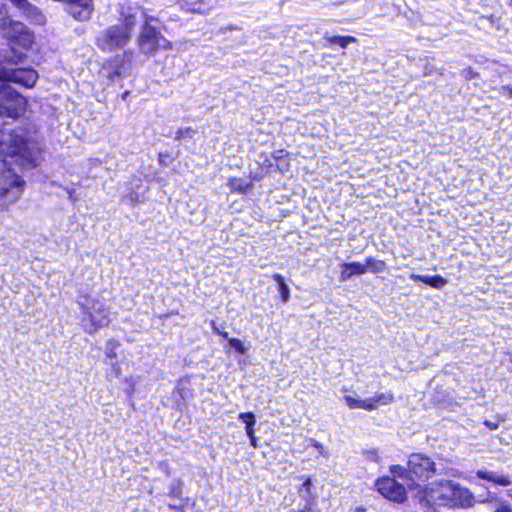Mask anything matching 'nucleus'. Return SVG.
Masks as SVG:
<instances>
[{
  "mask_svg": "<svg viewBox=\"0 0 512 512\" xmlns=\"http://www.w3.org/2000/svg\"><path fill=\"white\" fill-rule=\"evenodd\" d=\"M41 155L39 143L25 129L0 130V161L5 168L0 174V210L16 202L23 193L25 181L16 170L38 166Z\"/></svg>",
  "mask_w": 512,
  "mask_h": 512,
  "instance_id": "nucleus-1",
  "label": "nucleus"
},
{
  "mask_svg": "<svg viewBox=\"0 0 512 512\" xmlns=\"http://www.w3.org/2000/svg\"><path fill=\"white\" fill-rule=\"evenodd\" d=\"M24 54L9 47L0 54V116L16 119L26 107V99L10 87L15 84L24 88H32L38 73L33 68H21Z\"/></svg>",
  "mask_w": 512,
  "mask_h": 512,
  "instance_id": "nucleus-2",
  "label": "nucleus"
},
{
  "mask_svg": "<svg viewBox=\"0 0 512 512\" xmlns=\"http://www.w3.org/2000/svg\"><path fill=\"white\" fill-rule=\"evenodd\" d=\"M414 499L423 512H434L435 507L469 508L476 501L466 487L451 480L434 481L416 490Z\"/></svg>",
  "mask_w": 512,
  "mask_h": 512,
  "instance_id": "nucleus-3",
  "label": "nucleus"
},
{
  "mask_svg": "<svg viewBox=\"0 0 512 512\" xmlns=\"http://www.w3.org/2000/svg\"><path fill=\"white\" fill-rule=\"evenodd\" d=\"M77 303L84 313L83 322H89V326L85 324V328L90 334L108 326L111 320L110 310L104 297L93 294L83 295L79 297Z\"/></svg>",
  "mask_w": 512,
  "mask_h": 512,
  "instance_id": "nucleus-4",
  "label": "nucleus"
},
{
  "mask_svg": "<svg viewBox=\"0 0 512 512\" xmlns=\"http://www.w3.org/2000/svg\"><path fill=\"white\" fill-rule=\"evenodd\" d=\"M157 21L156 17L148 18L146 23L142 24L137 38L140 52L147 56L156 54L159 49L169 50L172 48V43L153 25Z\"/></svg>",
  "mask_w": 512,
  "mask_h": 512,
  "instance_id": "nucleus-5",
  "label": "nucleus"
},
{
  "mask_svg": "<svg viewBox=\"0 0 512 512\" xmlns=\"http://www.w3.org/2000/svg\"><path fill=\"white\" fill-rule=\"evenodd\" d=\"M132 39L125 28L119 23L113 24L102 30L96 37V45L103 52H113L124 49Z\"/></svg>",
  "mask_w": 512,
  "mask_h": 512,
  "instance_id": "nucleus-6",
  "label": "nucleus"
},
{
  "mask_svg": "<svg viewBox=\"0 0 512 512\" xmlns=\"http://www.w3.org/2000/svg\"><path fill=\"white\" fill-rule=\"evenodd\" d=\"M119 15V24L125 28L130 35L133 34L135 27L139 23L143 24L146 23L148 18H155V16L148 14L139 4L131 1H125L120 4Z\"/></svg>",
  "mask_w": 512,
  "mask_h": 512,
  "instance_id": "nucleus-7",
  "label": "nucleus"
},
{
  "mask_svg": "<svg viewBox=\"0 0 512 512\" xmlns=\"http://www.w3.org/2000/svg\"><path fill=\"white\" fill-rule=\"evenodd\" d=\"M435 463L430 457L422 453H413L408 459V479L426 481L436 474Z\"/></svg>",
  "mask_w": 512,
  "mask_h": 512,
  "instance_id": "nucleus-8",
  "label": "nucleus"
},
{
  "mask_svg": "<svg viewBox=\"0 0 512 512\" xmlns=\"http://www.w3.org/2000/svg\"><path fill=\"white\" fill-rule=\"evenodd\" d=\"M132 56V50H125L123 54L109 58L103 63L99 71L100 77L106 79V84H112L117 78L122 76L125 65L131 61Z\"/></svg>",
  "mask_w": 512,
  "mask_h": 512,
  "instance_id": "nucleus-9",
  "label": "nucleus"
},
{
  "mask_svg": "<svg viewBox=\"0 0 512 512\" xmlns=\"http://www.w3.org/2000/svg\"><path fill=\"white\" fill-rule=\"evenodd\" d=\"M1 30L4 31V35L7 39L24 49L30 48L34 42L33 33L22 22L12 21L9 18L6 27Z\"/></svg>",
  "mask_w": 512,
  "mask_h": 512,
  "instance_id": "nucleus-10",
  "label": "nucleus"
},
{
  "mask_svg": "<svg viewBox=\"0 0 512 512\" xmlns=\"http://www.w3.org/2000/svg\"><path fill=\"white\" fill-rule=\"evenodd\" d=\"M375 486L381 495L391 501L402 503L406 500L404 486L392 477L385 476L378 479Z\"/></svg>",
  "mask_w": 512,
  "mask_h": 512,
  "instance_id": "nucleus-11",
  "label": "nucleus"
},
{
  "mask_svg": "<svg viewBox=\"0 0 512 512\" xmlns=\"http://www.w3.org/2000/svg\"><path fill=\"white\" fill-rule=\"evenodd\" d=\"M65 11L79 22L90 20L94 12L93 0H66Z\"/></svg>",
  "mask_w": 512,
  "mask_h": 512,
  "instance_id": "nucleus-12",
  "label": "nucleus"
},
{
  "mask_svg": "<svg viewBox=\"0 0 512 512\" xmlns=\"http://www.w3.org/2000/svg\"><path fill=\"white\" fill-rule=\"evenodd\" d=\"M128 189L130 192L124 196V202L134 206L145 200L148 187L143 183L141 178H133L128 184Z\"/></svg>",
  "mask_w": 512,
  "mask_h": 512,
  "instance_id": "nucleus-13",
  "label": "nucleus"
},
{
  "mask_svg": "<svg viewBox=\"0 0 512 512\" xmlns=\"http://www.w3.org/2000/svg\"><path fill=\"white\" fill-rule=\"evenodd\" d=\"M219 0H181L183 9L193 13L206 14L218 4Z\"/></svg>",
  "mask_w": 512,
  "mask_h": 512,
  "instance_id": "nucleus-14",
  "label": "nucleus"
},
{
  "mask_svg": "<svg viewBox=\"0 0 512 512\" xmlns=\"http://www.w3.org/2000/svg\"><path fill=\"white\" fill-rule=\"evenodd\" d=\"M19 11L25 18H27L33 24H46L47 19L43 11L39 7L30 3L29 1Z\"/></svg>",
  "mask_w": 512,
  "mask_h": 512,
  "instance_id": "nucleus-15",
  "label": "nucleus"
},
{
  "mask_svg": "<svg viewBox=\"0 0 512 512\" xmlns=\"http://www.w3.org/2000/svg\"><path fill=\"white\" fill-rule=\"evenodd\" d=\"M476 475L479 479L490 481V482L494 483L495 485H499V486L506 487V486L511 485V483H512V481L508 475L499 474L494 471L480 469L476 472Z\"/></svg>",
  "mask_w": 512,
  "mask_h": 512,
  "instance_id": "nucleus-16",
  "label": "nucleus"
},
{
  "mask_svg": "<svg viewBox=\"0 0 512 512\" xmlns=\"http://www.w3.org/2000/svg\"><path fill=\"white\" fill-rule=\"evenodd\" d=\"M343 270L341 271V280L347 281L354 275H361L365 274L367 272V269L365 268L364 263L360 262H351V263H344Z\"/></svg>",
  "mask_w": 512,
  "mask_h": 512,
  "instance_id": "nucleus-17",
  "label": "nucleus"
},
{
  "mask_svg": "<svg viewBox=\"0 0 512 512\" xmlns=\"http://www.w3.org/2000/svg\"><path fill=\"white\" fill-rule=\"evenodd\" d=\"M410 279L423 282L433 288L441 289L447 284V280L440 275H420L412 273Z\"/></svg>",
  "mask_w": 512,
  "mask_h": 512,
  "instance_id": "nucleus-18",
  "label": "nucleus"
},
{
  "mask_svg": "<svg viewBox=\"0 0 512 512\" xmlns=\"http://www.w3.org/2000/svg\"><path fill=\"white\" fill-rule=\"evenodd\" d=\"M394 397L391 392L377 393L371 398H367V402L371 405V410L377 409L381 405H387L393 401Z\"/></svg>",
  "mask_w": 512,
  "mask_h": 512,
  "instance_id": "nucleus-19",
  "label": "nucleus"
},
{
  "mask_svg": "<svg viewBox=\"0 0 512 512\" xmlns=\"http://www.w3.org/2000/svg\"><path fill=\"white\" fill-rule=\"evenodd\" d=\"M116 347H117V342L115 340H113V339H110L106 343V350H105V352H106V356L111 359L110 365L113 368L115 376L119 377L120 374H121V369H120L119 365L117 364V362L113 361V358L116 357V354H115V348Z\"/></svg>",
  "mask_w": 512,
  "mask_h": 512,
  "instance_id": "nucleus-20",
  "label": "nucleus"
},
{
  "mask_svg": "<svg viewBox=\"0 0 512 512\" xmlns=\"http://www.w3.org/2000/svg\"><path fill=\"white\" fill-rule=\"evenodd\" d=\"M228 186L232 192L246 193L249 189H251V182L242 179V178H230L228 181Z\"/></svg>",
  "mask_w": 512,
  "mask_h": 512,
  "instance_id": "nucleus-21",
  "label": "nucleus"
},
{
  "mask_svg": "<svg viewBox=\"0 0 512 512\" xmlns=\"http://www.w3.org/2000/svg\"><path fill=\"white\" fill-rule=\"evenodd\" d=\"M272 278L276 281L278 285V291L280 293L281 299L284 303L288 302L290 299V289L285 283V279L281 274H273Z\"/></svg>",
  "mask_w": 512,
  "mask_h": 512,
  "instance_id": "nucleus-22",
  "label": "nucleus"
},
{
  "mask_svg": "<svg viewBox=\"0 0 512 512\" xmlns=\"http://www.w3.org/2000/svg\"><path fill=\"white\" fill-rule=\"evenodd\" d=\"M364 264L367 272L372 273L383 272L386 268V264L383 260H379L374 257H367Z\"/></svg>",
  "mask_w": 512,
  "mask_h": 512,
  "instance_id": "nucleus-23",
  "label": "nucleus"
},
{
  "mask_svg": "<svg viewBox=\"0 0 512 512\" xmlns=\"http://www.w3.org/2000/svg\"><path fill=\"white\" fill-rule=\"evenodd\" d=\"M325 39L327 42L332 44H337L342 48H346L350 43H354L357 39L353 36H329L325 35Z\"/></svg>",
  "mask_w": 512,
  "mask_h": 512,
  "instance_id": "nucleus-24",
  "label": "nucleus"
},
{
  "mask_svg": "<svg viewBox=\"0 0 512 512\" xmlns=\"http://www.w3.org/2000/svg\"><path fill=\"white\" fill-rule=\"evenodd\" d=\"M344 400H345L346 405L351 409L361 408L364 410L371 411L372 406L368 404L367 399L362 400V399L354 398L350 395H346V396H344Z\"/></svg>",
  "mask_w": 512,
  "mask_h": 512,
  "instance_id": "nucleus-25",
  "label": "nucleus"
},
{
  "mask_svg": "<svg viewBox=\"0 0 512 512\" xmlns=\"http://www.w3.org/2000/svg\"><path fill=\"white\" fill-rule=\"evenodd\" d=\"M196 134V130L191 127L179 128L176 132V140H190Z\"/></svg>",
  "mask_w": 512,
  "mask_h": 512,
  "instance_id": "nucleus-26",
  "label": "nucleus"
},
{
  "mask_svg": "<svg viewBox=\"0 0 512 512\" xmlns=\"http://www.w3.org/2000/svg\"><path fill=\"white\" fill-rule=\"evenodd\" d=\"M229 344L232 348L236 350V352L240 354H244L247 352V348L244 346L241 340L237 338H229L228 337Z\"/></svg>",
  "mask_w": 512,
  "mask_h": 512,
  "instance_id": "nucleus-27",
  "label": "nucleus"
},
{
  "mask_svg": "<svg viewBox=\"0 0 512 512\" xmlns=\"http://www.w3.org/2000/svg\"><path fill=\"white\" fill-rule=\"evenodd\" d=\"M390 472L394 476L408 478V467L406 468L401 465H392V466H390Z\"/></svg>",
  "mask_w": 512,
  "mask_h": 512,
  "instance_id": "nucleus-28",
  "label": "nucleus"
},
{
  "mask_svg": "<svg viewBox=\"0 0 512 512\" xmlns=\"http://www.w3.org/2000/svg\"><path fill=\"white\" fill-rule=\"evenodd\" d=\"M8 21L9 17L7 7L4 3H0V29L5 28Z\"/></svg>",
  "mask_w": 512,
  "mask_h": 512,
  "instance_id": "nucleus-29",
  "label": "nucleus"
},
{
  "mask_svg": "<svg viewBox=\"0 0 512 512\" xmlns=\"http://www.w3.org/2000/svg\"><path fill=\"white\" fill-rule=\"evenodd\" d=\"M181 485L180 481H175L171 484L169 495L172 497H179L181 495Z\"/></svg>",
  "mask_w": 512,
  "mask_h": 512,
  "instance_id": "nucleus-30",
  "label": "nucleus"
},
{
  "mask_svg": "<svg viewBox=\"0 0 512 512\" xmlns=\"http://www.w3.org/2000/svg\"><path fill=\"white\" fill-rule=\"evenodd\" d=\"M239 419H241L246 425L248 424V422L252 421V422H256L255 421V416L253 413L251 412H245V413H240L239 416H238Z\"/></svg>",
  "mask_w": 512,
  "mask_h": 512,
  "instance_id": "nucleus-31",
  "label": "nucleus"
},
{
  "mask_svg": "<svg viewBox=\"0 0 512 512\" xmlns=\"http://www.w3.org/2000/svg\"><path fill=\"white\" fill-rule=\"evenodd\" d=\"M496 499H497V497H496V495L494 493L488 492L486 498L479 497L477 499V502H479V503H490V502H492V501H494Z\"/></svg>",
  "mask_w": 512,
  "mask_h": 512,
  "instance_id": "nucleus-32",
  "label": "nucleus"
},
{
  "mask_svg": "<svg viewBox=\"0 0 512 512\" xmlns=\"http://www.w3.org/2000/svg\"><path fill=\"white\" fill-rule=\"evenodd\" d=\"M211 326L215 333L223 336L225 339H228V333L219 329L214 321H212Z\"/></svg>",
  "mask_w": 512,
  "mask_h": 512,
  "instance_id": "nucleus-33",
  "label": "nucleus"
},
{
  "mask_svg": "<svg viewBox=\"0 0 512 512\" xmlns=\"http://www.w3.org/2000/svg\"><path fill=\"white\" fill-rule=\"evenodd\" d=\"M256 422H248V424L246 425L245 429H246V434L248 437H252V436H255V433H254V429H253V426L255 425Z\"/></svg>",
  "mask_w": 512,
  "mask_h": 512,
  "instance_id": "nucleus-34",
  "label": "nucleus"
},
{
  "mask_svg": "<svg viewBox=\"0 0 512 512\" xmlns=\"http://www.w3.org/2000/svg\"><path fill=\"white\" fill-rule=\"evenodd\" d=\"M9 1L18 10H20L28 2V0H9Z\"/></svg>",
  "mask_w": 512,
  "mask_h": 512,
  "instance_id": "nucleus-35",
  "label": "nucleus"
},
{
  "mask_svg": "<svg viewBox=\"0 0 512 512\" xmlns=\"http://www.w3.org/2000/svg\"><path fill=\"white\" fill-rule=\"evenodd\" d=\"M501 92L503 95L512 98V87L503 86Z\"/></svg>",
  "mask_w": 512,
  "mask_h": 512,
  "instance_id": "nucleus-36",
  "label": "nucleus"
},
{
  "mask_svg": "<svg viewBox=\"0 0 512 512\" xmlns=\"http://www.w3.org/2000/svg\"><path fill=\"white\" fill-rule=\"evenodd\" d=\"M312 444L313 446L318 449L319 453L324 455L325 454V451H324V447L322 444H320L318 441L316 440H312Z\"/></svg>",
  "mask_w": 512,
  "mask_h": 512,
  "instance_id": "nucleus-37",
  "label": "nucleus"
},
{
  "mask_svg": "<svg viewBox=\"0 0 512 512\" xmlns=\"http://www.w3.org/2000/svg\"><path fill=\"white\" fill-rule=\"evenodd\" d=\"M250 443L254 448L258 447V439L256 436L249 437Z\"/></svg>",
  "mask_w": 512,
  "mask_h": 512,
  "instance_id": "nucleus-38",
  "label": "nucleus"
},
{
  "mask_svg": "<svg viewBox=\"0 0 512 512\" xmlns=\"http://www.w3.org/2000/svg\"><path fill=\"white\" fill-rule=\"evenodd\" d=\"M311 486V479H306L302 485L303 488H305L307 491H309Z\"/></svg>",
  "mask_w": 512,
  "mask_h": 512,
  "instance_id": "nucleus-39",
  "label": "nucleus"
},
{
  "mask_svg": "<svg viewBox=\"0 0 512 512\" xmlns=\"http://www.w3.org/2000/svg\"><path fill=\"white\" fill-rule=\"evenodd\" d=\"M486 425L490 428V429H496L497 428V425L496 424H493L491 422H486Z\"/></svg>",
  "mask_w": 512,
  "mask_h": 512,
  "instance_id": "nucleus-40",
  "label": "nucleus"
},
{
  "mask_svg": "<svg viewBox=\"0 0 512 512\" xmlns=\"http://www.w3.org/2000/svg\"><path fill=\"white\" fill-rule=\"evenodd\" d=\"M355 512H365V510H364V509H362V508H357V509L355 510Z\"/></svg>",
  "mask_w": 512,
  "mask_h": 512,
  "instance_id": "nucleus-41",
  "label": "nucleus"
},
{
  "mask_svg": "<svg viewBox=\"0 0 512 512\" xmlns=\"http://www.w3.org/2000/svg\"><path fill=\"white\" fill-rule=\"evenodd\" d=\"M508 496L512 498V489L508 491Z\"/></svg>",
  "mask_w": 512,
  "mask_h": 512,
  "instance_id": "nucleus-42",
  "label": "nucleus"
}]
</instances>
